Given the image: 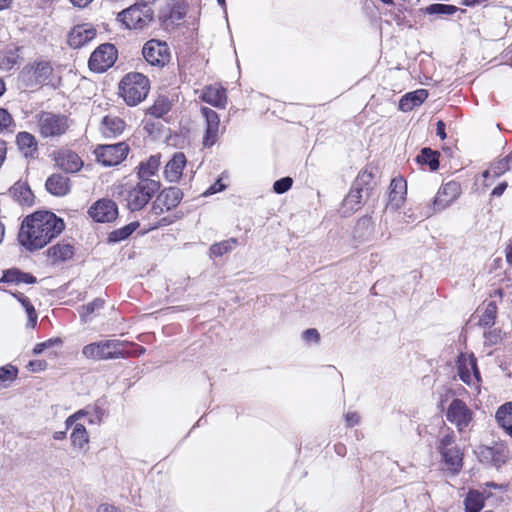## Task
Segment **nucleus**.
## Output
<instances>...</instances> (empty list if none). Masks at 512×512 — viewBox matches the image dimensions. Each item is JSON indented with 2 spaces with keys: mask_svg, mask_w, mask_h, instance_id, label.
<instances>
[{
  "mask_svg": "<svg viewBox=\"0 0 512 512\" xmlns=\"http://www.w3.org/2000/svg\"><path fill=\"white\" fill-rule=\"evenodd\" d=\"M186 165V157L182 152H177L168 161L164 169V176L169 182H177Z\"/></svg>",
  "mask_w": 512,
  "mask_h": 512,
  "instance_id": "aec40b11",
  "label": "nucleus"
},
{
  "mask_svg": "<svg viewBox=\"0 0 512 512\" xmlns=\"http://www.w3.org/2000/svg\"><path fill=\"white\" fill-rule=\"evenodd\" d=\"M347 425L352 427L359 423L360 417L356 412H348L345 416Z\"/></svg>",
  "mask_w": 512,
  "mask_h": 512,
  "instance_id": "6e6d98bb",
  "label": "nucleus"
},
{
  "mask_svg": "<svg viewBox=\"0 0 512 512\" xmlns=\"http://www.w3.org/2000/svg\"><path fill=\"white\" fill-rule=\"evenodd\" d=\"M18 376V369L11 364L0 367V385L7 387Z\"/></svg>",
  "mask_w": 512,
  "mask_h": 512,
  "instance_id": "79ce46f5",
  "label": "nucleus"
},
{
  "mask_svg": "<svg viewBox=\"0 0 512 512\" xmlns=\"http://www.w3.org/2000/svg\"><path fill=\"white\" fill-rule=\"evenodd\" d=\"M495 419L499 427L512 437V401L502 404L497 409Z\"/></svg>",
  "mask_w": 512,
  "mask_h": 512,
  "instance_id": "393cba45",
  "label": "nucleus"
},
{
  "mask_svg": "<svg viewBox=\"0 0 512 512\" xmlns=\"http://www.w3.org/2000/svg\"><path fill=\"white\" fill-rule=\"evenodd\" d=\"M506 261L508 264L512 265V240L506 248Z\"/></svg>",
  "mask_w": 512,
  "mask_h": 512,
  "instance_id": "e2e57ef3",
  "label": "nucleus"
},
{
  "mask_svg": "<svg viewBox=\"0 0 512 512\" xmlns=\"http://www.w3.org/2000/svg\"><path fill=\"white\" fill-rule=\"evenodd\" d=\"M171 110V102L166 96H159L154 104L148 108L147 113L160 118Z\"/></svg>",
  "mask_w": 512,
  "mask_h": 512,
  "instance_id": "72a5a7b5",
  "label": "nucleus"
},
{
  "mask_svg": "<svg viewBox=\"0 0 512 512\" xmlns=\"http://www.w3.org/2000/svg\"><path fill=\"white\" fill-rule=\"evenodd\" d=\"M124 128V121L118 117L106 116L102 120L101 131L105 137H115L121 134Z\"/></svg>",
  "mask_w": 512,
  "mask_h": 512,
  "instance_id": "cd10ccee",
  "label": "nucleus"
},
{
  "mask_svg": "<svg viewBox=\"0 0 512 512\" xmlns=\"http://www.w3.org/2000/svg\"><path fill=\"white\" fill-rule=\"evenodd\" d=\"M129 147L125 142L116 144L99 145L95 149V155L99 163L104 166L120 164L127 156Z\"/></svg>",
  "mask_w": 512,
  "mask_h": 512,
  "instance_id": "6e6552de",
  "label": "nucleus"
},
{
  "mask_svg": "<svg viewBox=\"0 0 512 512\" xmlns=\"http://www.w3.org/2000/svg\"><path fill=\"white\" fill-rule=\"evenodd\" d=\"M159 167V155H153L146 162H141L138 167L139 181L159 182L158 180L153 179L154 176H158Z\"/></svg>",
  "mask_w": 512,
  "mask_h": 512,
  "instance_id": "412c9836",
  "label": "nucleus"
},
{
  "mask_svg": "<svg viewBox=\"0 0 512 512\" xmlns=\"http://www.w3.org/2000/svg\"><path fill=\"white\" fill-rule=\"evenodd\" d=\"M293 184V180L290 177H283L273 184V190L278 194L287 192Z\"/></svg>",
  "mask_w": 512,
  "mask_h": 512,
  "instance_id": "49530a36",
  "label": "nucleus"
},
{
  "mask_svg": "<svg viewBox=\"0 0 512 512\" xmlns=\"http://www.w3.org/2000/svg\"><path fill=\"white\" fill-rule=\"evenodd\" d=\"M117 59V50L110 43L101 44L91 54L88 65L94 72H104L110 68Z\"/></svg>",
  "mask_w": 512,
  "mask_h": 512,
  "instance_id": "9d476101",
  "label": "nucleus"
},
{
  "mask_svg": "<svg viewBox=\"0 0 512 512\" xmlns=\"http://www.w3.org/2000/svg\"><path fill=\"white\" fill-rule=\"evenodd\" d=\"M145 60L152 66L163 67L170 61V49L166 42L151 39L142 49Z\"/></svg>",
  "mask_w": 512,
  "mask_h": 512,
  "instance_id": "1a4fd4ad",
  "label": "nucleus"
},
{
  "mask_svg": "<svg viewBox=\"0 0 512 512\" xmlns=\"http://www.w3.org/2000/svg\"><path fill=\"white\" fill-rule=\"evenodd\" d=\"M90 217L96 222H111L118 216V207L111 199H100L88 210Z\"/></svg>",
  "mask_w": 512,
  "mask_h": 512,
  "instance_id": "ddd939ff",
  "label": "nucleus"
},
{
  "mask_svg": "<svg viewBox=\"0 0 512 512\" xmlns=\"http://www.w3.org/2000/svg\"><path fill=\"white\" fill-rule=\"evenodd\" d=\"M65 437H66V431H57L53 435V438L55 440H63Z\"/></svg>",
  "mask_w": 512,
  "mask_h": 512,
  "instance_id": "69168bd1",
  "label": "nucleus"
},
{
  "mask_svg": "<svg viewBox=\"0 0 512 512\" xmlns=\"http://www.w3.org/2000/svg\"><path fill=\"white\" fill-rule=\"evenodd\" d=\"M302 337L308 343H318L320 340V334L314 328L305 330L302 334Z\"/></svg>",
  "mask_w": 512,
  "mask_h": 512,
  "instance_id": "603ef678",
  "label": "nucleus"
},
{
  "mask_svg": "<svg viewBox=\"0 0 512 512\" xmlns=\"http://www.w3.org/2000/svg\"><path fill=\"white\" fill-rule=\"evenodd\" d=\"M149 90V79L138 72L128 73L119 84L120 95L129 106H136L145 100Z\"/></svg>",
  "mask_w": 512,
  "mask_h": 512,
  "instance_id": "7ed1b4c3",
  "label": "nucleus"
},
{
  "mask_svg": "<svg viewBox=\"0 0 512 512\" xmlns=\"http://www.w3.org/2000/svg\"><path fill=\"white\" fill-rule=\"evenodd\" d=\"M52 72L53 68L49 61L35 60L22 69L19 81L26 88H37L46 83Z\"/></svg>",
  "mask_w": 512,
  "mask_h": 512,
  "instance_id": "423d86ee",
  "label": "nucleus"
},
{
  "mask_svg": "<svg viewBox=\"0 0 512 512\" xmlns=\"http://www.w3.org/2000/svg\"><path fill=\"white\" fill-rule=\"evenodd\" d=\"M464 505L466 512H480L484 507V496L476 490H470L465 499Z\"/></svg>",
  "mask_w": 512,
  "mask_h": 512,
  "instance_id": "c756f323",
  "label": "nucleus"
},
{
  "mask_svg": "<svg viewBox=\"0 0 512 512\" xmlns=\"http://www.w3.org/2000/svg\"><path fill=\"white\" fill-rule=\"evenodd\" d=\"M497 314V306L494 302H489L481 311L479 316V325L483 327H490L495 323Z\"/></svg>",
  "mask_w": 512,
  "mask_h": 512,
  "instance_id": "e433bc0d",
  "label": "nucleus"
},
{
  "mask_svg": "<svg viewBox=\"0 0 512 512\" xmlns=\"http://www.w3.org/2000/svg\"><path fill=\"white\" fill-rule=\"evenodd\" d=\"M442 459L451 469L458 471L462 466V454L457 446L439 450Z\"/></svg>",
  "mask_w": 512,
  "mask_h": 512,
  "instance_id": "c85d7f7f",
  "label": "nucleus"
},
{
  "mask_svg": "<svg viewBox=\"0 0 512 512\" xmlns=\"http://www.w3.org/2000/svg\"><path fill=\"white\" fill-rule=\"evenodd\" d=\"M73 5L78 7H86L88 4H90L93 0H70Z\"/></svg>",
  "mask_w": 512,
  "mask_h": 512,
  "instance_id": "0e129e2a",
  "label": "nucleus"
},
{
  "mask_svg": "<svg viewBox=\"0 0 512 512\" xmlns=\"http://www.w3.org/2000/svg\"><path fill=\"white\" fill-rule=\"evenodd\" d=\"M363 194H365V196L369 195L368 188L353 185L349 194L346 196L344 202L346 205L350 206L351 208H354V206L359 205L361 203Z\"/></svg>",
  "mask_w": 512,
  "mask_h": 512,
  "instance_id": "ea45409f",
  "label": "nucleus"
},
{
  "mask_svg": "<svg viewBox=\"0 0 512 512\" xmlns=\"http://www.w3.org/2000/svg\"><path fill=\"white\" fill-rule=\"evenodd\" d=\"M73 247L70 244H57L48 249V255L54 261H65L73 256Z\"/></svg>",
  "mask_w": 512,
  "mask_h": 512,
  "instance_id": "473e14b6",
  "label": "nucleus"
},
{
  "mask_svg": "<svg viewBox=\"0 0 512 512\" xmlns=\"http://www.w3.org/2000/svg\"><path fill=\"white\" fill-rule=\"evenodd\" d=\"M451 446H456L455 436L453 431L447 429V433L444 434L439 441L438 450H443Z\"/></svg>",
  "mask_w": 512,
  "mask_h": 512,
  "instance_id": "09e8293b",
  "label": "nucleus"
},
{
  "mask_svg": "<svg viewBox=\"0 0 512 512\" xmlns=\"http://www.w3.org/2000/svg\"><path fill=\"white\" fill-rule=\"evenodd\" d=\"M165 211H167L165 206H162L160 203H158V197H156L151 208V213L155 216H159Z\"/></svg>",
  "mask_w": 512,
  "mask_h": 512,
  "instance_id": "4d7b16f0",
  "label": "nucleus"
},
{
  "mask_svg": "<svg viewBox=\"0 0 512 512\" xmlns=\"http://www.w3.org/2000/svg\"><path fill=\"white\" fill-rule=\"evenodd\" d=\"M37 131L45 139L63 136L72 126L73 121L66 115L42 111L36 116Z\"/></svg>",
  "mask_w": 512,
  "mask_h": 512,
  "instance_id": "20e7f679",
  "label": "nucleus"
},
{
  "mask_svg": "<svg viewBox=\"0 0 512 512\" xmlns=\"http://www.w3.org/2000/svg\"><path fill=\"white\" fill-rule=\"evenodd\" d=\"M11 294L17 298V300L22 304L23 308L25 309L27 316H28V322L27 327L34 328L37 323V313L34 308V306L31 304L30 300L23 294L19 292H11Z\"/></svg>",
  "mask_w": 512,
  "mask_h": 512,
  "instance_id": "2f4dec72",
  "label": "nucleus"
},
{
  "mask_svg": "<svg viewBox=\"0 0 512 512\" xmlns=\"http://www.w3.org/2000/svg\"><path fill=\"white\" fill-rule=\"evenodd\" d=\"M48 192L55 196H65L70 191V181L67 176L62 174L51 175L45 183Z\"/></svg>",
  "mask_w": 512,
  "mask_h": 512,
  "instance_id": "4be33fe9",
  "label": "nucleus"
},
{
  "mask_svg": "<svg viewBox=\"0 0 512 512\" xmlns=\"http://www.w3.org/2000/svg\"><path fill=\"white\" fill-rule=\"evenodd\" d=\"M47 367V362L44 360H34L28 363L27 368L32 372H39L45 370Z\"/></svg>",
  "mask_w": 512,
  "mask_h": 512,
  "instance_id": "864d4df0",
  "label": "nucleus"
},
{
  "mask_svg": "<svg viewBox=\"0 0 512 512\" xmlns=\"http://www.w3.org/2000/svg\"><path fill=\"white\" fill-rule=\"evenodd\" d=\"M459 183L450 181L442 185L433 201L434 211H441L448 207L460 195Z\"/></svg>",
  "mask_w": 512,
  "mask_h": 512,
  "instance_id": "2eb2a0df",
  "label": "nucleus"
},
{
  "mask_svg": "<svg viewBox=\"0 0 512 512\" xmlns=\"http://www.w3.org/2000/svg\"><path fill=\"white\" fill-rule=\"evenodd\" d=\"M139 226L137 222L129 223L122 228L116 229L109 233L108 241L111 243H118L127 239Z\"/></svg>",
  "mask_w": 512,
  "mask_h": 512,
  "instance_id": "c9c22d12",
  "label": "nucleus"
},
{
  "mask_svg": "<svg viewBox=\"0 0 512 512\" xmlns=\"http://www.w3.org/2000/svg\"><path fill=\"white\" fill-rule=\"evenodd\" d=\"M144 353V347L116 339L90 343L82 349L83 356L93 360L120 359L139 356Z\"/></svg>",
  "mask_w": 512,
  "mask_h": 512,
  "instance_id": "f03ea898",
  "label": "nucleus"
},
{
  "mask_svg": "<svg viewBox=\"0 0 512 512\" xmlns=\"http://www.w3.org/2000/svg\"><path fill=\"white\" fill-rule=\"evenodd\" d=\"M405 193L406 182L402 178L393 179L390 183V200L396 202V205H399Z\"/></svg>",
  "mask_w": 512,
  "mask_h": 512,
  "instance_id": "4c0bfd02",
  "label": "nucleus"
},
{
  "mask_svg": "<svg viewBox=\"0 0 512 512\" xmlns=\"http://www.w3.org/2000/svg\"><path fill=\"white\" fill-rule=\"evenodd\" d=\"M156 1L157 0H137V2L142 4V6L147 5V7H150V5L155 3Z\"/></svg>",
  "mask_w": 512,
  "mask_h": 512,
  "instance_id": "338daca9",
  "label": "nucleus"
},
{
  "mask_svg": "<svg viewBox=\"0 0 512 512\" xmlns=\"http://www.w3.org/2000/svg\"><path fill=\"white\" fill-rule=\"evenodd\" d=\"M6 143L2 140H0V167L2 166L5 158H6Z\"/></svg>",
  "mask_w": 512,
  "mask_h": 512,
  "instance_id": "680f3d73",
  "label": "nucleus"
},
{
  "mask_svg": "<svg viewBox=\"0 0 512 512\" xmlns=\"http://www.w3.org/2000/svg\"><path fill=\"white\" fill-rule=\"evenodd\" d=\"M56 165L68 173H75L81 169L83 162L81 158L71 150H61L55 157Z\"/></svg>",
  "mask_w": 512,
  "mask_h": 512,
  "instance_id": "f3484780",
  "label": "nucleus"
},
{
  "mask_svg": "<svg viewBox=\"0 0 512 512\" xmlns=\"http://www.w3.org/2000/svg\"><path fill=\"white\" fill-rule=\"evenodd\" d=\"M224 189H225V185L222 184L221 180H218L217 182H215L213 185H211L207 189V191L205 192V195H212V194L220 192V191H222Z\"/></svg>",
  "mask_w": 512,
  "mask_h": 512,
  "instance_id": "5fc2aeb1",
  "label": "nucleus"
},
{
  "mask_svg": "<svg viewBox=\"0 0 512 512\" xmlns=\"http://www.w3.org/2000/svg\"><path fill=\"white\" fill-rule=\"evenodd\" d=\"M104 306V300L100 298L94 299L92 302L82 305L80 308V316L82 319L86 320L87 317L92 315L94 312L100 310Z\"/></svg>",
  "mask_w": 512,
  "mask_h": 512,
  "instance_id": "c03bdc74",
  "label": "nucleus"
},
{
  "mask_svg": "<svg viewBox=\"0 0 512 512\" xmlns=\"http://www.w3.org/2000/svg\"><path fill=\"white\" fill-rule=\"evenodd\" d=\"M507 186H508L507 182L500 183L492 190L491 195L494 197H500L506 190Z\"/></svg>",
  "mask_w": 512,
  "mask_h": 512,
  "instance_id": "13d9d810",
  "label": "nucleus"
},
{
  "mask_svg": "<svg viewBox=\"0 0 512 512\" xmlns=\"http://www.w3.org/2000/svg\"><path fill=\"white\" fill-rule=\"evenodd\" d=\"M446 418L457 427L459 432H462L473 420V412L464 401L454 399L447 408Z\"/></svg>",
  "mask_w": 512,
  "mask_h": 512,
  "instance_id": "9b49d317",
  "label": "nucleus"
},
{
  "mask_svg": "<svg viewBox=\"0 0 512 512\" xmlns=\"http://www.w3.org/2000/svg\"><path fill=\"white\" fill-rule=\"evenodd\" d=\"M84 415H85V413L83 411H78L74 415L68 417L67 420H66L67 427L72 425L76 420H78L79 418L83 417Z\"/></svg>",
  "mask_w": 512,
  "mask_h": 512,
  "instance_id": "052dcab7",
  "label": "nucleus"
},
{
  "mask_svg": "<svg viewBox=\"0 0 512 512\" xmlns=\"http://www.w3.org/2000/svg\"><path fill=\"white\" fill-rule=\"evenodd\" d=\"M201 99L216 108L224 109L227 104L226 89L219 85L206 86L202 90Z\"/></svg>",
  "mask_w": 512,
  "mask_h": 512,
  "instance_id": "a211bd4d",
  "label": "nucleus"
},
{
  "mask_svg": "<svg viewBox=\"0 0 512 512\" xmlns=\"http://www.w3.org/2000/svg\"><path fill=\"white\" fill-rule=\"evenodd\" d=\"M96 36V30L88 25L82 24L75 26L68 35V44L73 49L83 47Z\"/></svg>",
  "mask_w": 512,
  "mask_h": 512,
  "instance_id": "dca6fc26",
  "label": "nucleus"
},
{
  "mask_svg": "<svg viewBox=\"0 0 512 512\" xmlns=\"http://www.w3.org/2000/svg\"><path fill=\"white\" fill-rule=\"evenodd\" d=\"M157 197L158 203L165 206L166 210H171L180 203L183 193L177 187H170L164 189Z\"/></svg>",
  "mask_w": 512,
  "mask_h": 512,
  "instance_id": "bb28decb",
  "label": "nucleus"
},
{
  "mask_svg": "<svg viewBox=\"0 0 512 512\" xmlns=\"http://www.w3.org/2000/svg\"><path fill=\"white\" fill-rule=\"evenodd\" d=\"M428 97V92L425 89H418L413 92L405 94L399 101V109L403 112H408L416 106L421 105Z\"/></svg>",
  "mask_w": 512,
  "mask_h": 512,
  "instance_id": "b1692460",
  "label": "nucleus"
},
{
  "mask_svg": "<svg viewBox=\"0 0 512 512\" xmlns=\"http://www.w3.org/2000/svg\"><path fill=\"white\" fill-rule=\"evenodd\" d=\"M512 161V154L507 155L506 157L496 161L491 166L492 175L494 177H499L504 174L506 171L510 169V164Z\"/></svg>",
  "mask_w": 512,
  "mask_h": 512,
  "instance_id": "37998d69",
  "label": "nucleus"
},
{
  "mask_svg": "<svg viewBox=\"0 0 512 512\" xmlns=\"http://www.w3.org/2000/svg\"><path fill=\"white\" fill-rule=\"evenodd\" d=\"M6 91V86L4 80L0 77V97L4 94Z\"/></svg>",
  "mask_w": 512,
  "mask_h": 512,
  "instance_id": "774afa93",
  "label": "nucleus"
},
{
  "mask_svg": "<svg viewBox=\"0 0 512 512\" xmlns=\"http://www.w3.org/2000/svg\"><path fill=\"white\" fill-rule=\"evenodd\" d=\"M118 19L129 29H143L153 21V10L136 2L120 12Z\"/></svg>",
  "mask_w": 512,
  "mask_h": 512,
  "instance_id": "0eeeda50",
  "label": "nucleus"
},
{
  "mask_svg": "<svg viewBox=\"0 0 512 512\" xmlns=\"http://www.w3.org/2000/svg\"><path fill=\"white\" fill-rule=\"evenodd\" d=\"M37 282L35 276L30 273L21 271L18 268H10L3 271V275L0 278V283L7 285L19 286L21 284H34Z\"/></svg>",
  "mask_w": 512,
  "mask_h": 512,
  "instance_id": "6ab92c4d",
  "label": "nucleus"
},
{
  "mask_svg": "<svg viewBox=\"0 0 512 512\" xmlns=\"http://www.w3.org/2000/svg\"><path fill=\"white\" fill-rule=\"evenodd\" d=\"M13 122L12 116L6 109L0 108V131L7 129Z\"/></svg>",
  "mask_w": 512,
  "mask_h": 512,
  "instance_id": "3c124183",
  "label": "nucleus"
},
{
  "mask_svg": "<svg viewBox=\"0 0 512 512\" xmlns=\"http://www.w3.org/2000/svg\"><path fill=\"white\" fill-rule=\"evenodd\" d=\"M436 134L444 140L446 138V132H445V123L442 120H439L436 124Z\"/></svg>",
  "mask_w": 512,
  "mask_h": 512,
  "instance_id": "bf43d9fd",
  "label": "nucleus"
},
{
  "mask_svg": "<svg viewBox=\"0 0 512 512\" xmlns=\"http://www.w3.org/2000/svg\"><path fill=\"white\" fill-rule=\"evenodd\" d=\"M64 227V221L54 213L39 211L24 220L18 234V241L27 250H38L57 237Z\"/></svg>",
  "mask_w": 512,
  "mask_h": 512,
  "instance_id": "f257e3e1",
  "label": "nucleus"
},
{
  "mask_svg": "<svg viewBox=\"0 0 512 512\" xmlns=\"http://www.w3.org/2000/svg\"><path fill=\"white\" fill-rule=\"evenodd\" d=\"M458 374L460 379L472 389V393L480 392V373L474 357L460 358Z\"/></svg>",
  "mask_w": 512,
  "mask_h": 512,
  "instance_id": "f8f14e48",
  "label": "nucleus"
},
{
  "mask_svg": "<svg viewBox=\"0 0 512 512\" xmlns=\"http://www.w3.org/2000/svg\"><path fill=\"white\" fill-rule=\"evenodd\" d=\"M120 195L124 197L126 206L130 211L141 210L160 189V182L139 181L135 186L123 189Z\"/></svg>",
  "mask_w": 512,
  "mask_h": 512,
  "instance_id": "39448f33",
  "label": "nucleus"
},
{
  "mask_svg": "<svg viewBox=\"0 0 512 512\" xmlns=\"http://www.w3.org/2000/svg\"><path fill=\"white\" fill-rule=\"evenodd\" d=\"M372 180H373L372 173L365 170V171L359 173V175L357 176L353 185L358 186V187L368 188V192H369L371 190L370 184H371Z\"/></svg>",
  "mask_w": 512,
  "mask_h": 512,
  "instance_id": "a18cd8bd",
  "label": "nucleus"
},
{
  "mask_svg": "<svg viewBox=\"0 0 512 512\" xmlns=\"http://www.w3.org/2000/svg\"><path fill=\"white\" fill-rule=\"evenodd\" d=\"M439 156L440 153L438 151L423 148L416 160L420 164H427L432 171H436L439 168Z\"/></svg>",
  "mask_w": 512,
  "mask_h": 512,
  "instance_id": "7c9ffc66",
  "label": "nucleus"
},
{
  "mask_svg": "<svg viewBox=\"0 0 512 512\" xmlns=\"http://www.w3.org/2000/svg\"><path fill=\"white\" fill-rule=\"evenodd\" d=\"M237 244L238 241L236 238H230L228 240L215 243L210 247V254L215 257H220L230 252L234 247L237 246Z\"/></svg>",
  "mask_w": 512,
  "mask_h": 512,
  "instance_id": "58836bf2",
  "label": "nucleus"
},
{
  "mask_svg": "<svg viewBox=\"0 0 512 512\" xmlns=\"http://www.w3.org/2000/svg\"><path fill=\"white\" fill-rule=\"evenodd\" d=\"M61 343L62 341L60 338L48 339L47 341L36 344L33 348V353L35 355L41 354L44 350L51 348L55 345H59Z\"/></svg>",
  "mask_w": 512,
  "mask_h": 512,
  "instance_id": "de8ad7c7",
  "label": "nucleus"
},
{
  "mask_svg": "<svg viewBox=\"0 0 512 512\" xmlns=\"http://www.w3.org/2000/svg\"><path fill=\"white\" fill-rule=\"evenodd\" d=\"M201 114L206 122V130L203 137L204 147H212L218 140L220 129V118L217 112L208 107L201 108Z\"/></svg>",
  "mask_w": 512,
  "mask_h": 512,
  "instance_id": "4468645a",
  "label": "nucleus"
},
{
  "mask_svg": "<svg viewBox=\"0 0 512 512\" xmlns=\"http://www.w3.org/2000/svg\"><path fill=\"white\" fill-rule=\"evenodd\" d=\"M16 143L24 157H34L38 151V143L34 135L29 132H19L16 136Z\"/></svg>",
  "mask_w": 512,
  "mask_h": 512,
  "instance_id": "5701e85b",
  "label": "nucleus"
},
{
  "mask_svg": "<svg viewBox=\"0 0 512 512\" xmlns=\"http://www.w3.org/2000/svg\"><path fill=\"white\" fill-rule=\"evenodd\" d=\"M12 198L22 205L30 206L34 202V196L29 186L24 182H16L10 189Z\"/></svg>",
  "mask_w": 512,
  "mask_h": 512,
  "instance_id": "a878e982",
  "label": "nucleus"
},
{
  "mask_svg": "<svg viewBox=\"0 0 512 512\" xmlns=\"http://www.w3.org/2000/svg\"><path fill=\"white\" fill-rule=\"evenodd\" d=\"M71 442L74 447L83 448L89 442V436L84 424L76 423L71 433Z\"/></svg>",
  "mask_w": 512,
  "mask_h": 512,
  "instance_id": "f704fd0d",
  "label": "nucleus"
},
{
  "mask_svg": "<svg viewBox=\"0 0 512 512\" xmlns=\"http://www.w3.org/2000/svg\"><path fill=\"white\" fill-rule=\"evenodd\" d=\"M458 11V8L449 4H431L424 9V12L429 15H453Z\"/></svg>",
  "mask_w": 512,
  "mask_h": 512,
  "instance_id": "a19ab883",
  "label": "nucleus"
},
{
  "mask_svg": "<svg viewBox=\"0 0 512 512\" xmlns=\"http://www.w3.org/2000/svg\"><path fill=\"white\" fill-rule=\"evenodd\" d=\"M18 62V55L15 52L7 53L0 64V67L5 70H10Z\"/></svg>",
  "mask_w": 512,
  "mask_h": 512,
  "instance_id": "8fccbe9b",
  "label": "nucleus"
}]
</instances>
